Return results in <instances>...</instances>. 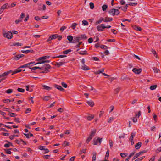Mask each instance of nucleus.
Masks as SVG:
<instances>
[{"instance_id": "f257e3e1", "label": "nucleus", "mask_w": 161, "mask_h": 161, "mask_svg": "<svg viewBox=\"0 0 161 161\" xmlns=\"http://www.w3.org/2000/svg\"><path fill=\"white\" fill-rule=\"evenodd\" d=\"M51 66L49 64H45L42 67H41V70H42L41 73H47L49 72V70L50 69Z\"/></svg>"}, {"instance_id": "f03ea898", "label": "nucleus", "mask_w": 161, "mask_h": 161, "mask_svg": "<svg viewBox=\"0 0 161 161\" xmlns=\"http://www.w3.org/2000/svg\"><path fill=\"white\" fill-rule=\"evenodd\" d=\"M2 34L4 37L7 38L8 39H11L12 37V33L11 31L6 32L5 30H3Z\"/></svg>"}, {"instance_id": "7ed1b4c3", "label": "nucleus", "mask_w": 161, "mask_h": 161, "mask_svg": "<svg viewBox=\"0 0 161 161\" xmlns=\"http://www.w3.org/2000/svg\"><path fill=\"white\" fill-rule=\"evenodd\" d=\"M102 140V138L96 137L93 140V144L94 145H100Z\"/></svg>"}, {"instance_id": "20e7f679", "label": "nucleus", "mask_w": 161, "mask_h": 161, "mask_svg": "<svg viewBox=\"0 0 161 161\" xmlns=\"http://www.w3.org/2000/svg\"><path fill=\"white\" fill-rule=\"evenodd\" d=\"M35 62H31L25 64L23 65L20 66L19 68H27L28 67L29 68H31V67L33 64L35 65Z\"/></svg>"}, {"instance_id": "39448f33", "label": "nucleus", "mask_w": 161, "mask_h": 161, "mask_svg": "<svg viewBox=\"0 0 161 161\" xmlns=\"http://www.w3.org/2000/svg\"><path fill=\"white\" fill-rule=\"evenodd\" d=\"M12 71L9 70L3 73L0 75V78L2 77V78H4V80L6 79L7 76L9 74L12 73Z\"/></svg>"}, {"instance_id": "423d86ee", "label": "nucleus", "mask_w": 161, "mask_h": 161, "mask_svg": "<svg viewBox=\"0 0 161 161\" xmlns=\"http://www.w3.org/2000/svg\"><path fill=\"white\" fill-rule=\"evenodd\" d=\"M24 55L23 54H19L16 55L14 57L12 58L13 60H19L20 58L24 56Z\"/></svg>"}, {"instance_id": "0eeeda50", "label": "nucleus", "mask_w": 161, "mask_h": 161, "mask_svg": "<svg viewBox=\"0 0 161 161\" xmlns=\"http://www.w3.org/2000/svg\"><path fill=\"white\" fill-rule=\"evenodd\" d=\"M97 28L98 31H103V29L106 28V26H105L104 24H102L98 25L97 26Z\"/></svg>"}, {"instance_id": "6e6552de", "label": "nucleus", "mask_w": 161, "mask_h": 161, "mask_svg": "<svg viewBox=\"0 0 161 161\" xmlns=\"http://www.w3.org/2000/svg\"><path fill=\"white\" fill-rule=\"evenodd\" d=\"M77 36L78 37L79 41L82 40L86 39L87 38L85 34H82Z\"/></svg>"}, {"instance_id": "1a4fd4ad", "label": "nucleus", "mask_w": 161, "mask_h": 161, "mask_svg": "<svg viewBox=\"0 0 161 161\" xmlns=\"http://www.w3.org/2000/svg\"><path fill=\"white\" fill-rule=\"evenodd\" d=\"M50 58V56H43L42 57L39 58L37 59V61H42L43 60H45L47 58Z\"/></svg>"}, {"instance_id": "9d476101", "label": "nucleus", "mask_w": 161, "mask_h": 161, "mask_svg": "<svg viewBox=\"0 0 161 161\" xmlns=\"http://www.w3.org/2000/svg\"><path fill=\"white\" fill-rule=\"evenodd\" d=\"M145 153L144 151H142L137 153L133 158V160H135L137 158H138L140 155L142 154V153Z\"/></svg>"}, {"instance_id": "9b49d317", "label": "nucleus", "mask_w": 161, "mask_h": 161, "mask_svg": "<svg viewBox=\"0 0 161 161\" xmlns=\"http://www.w3.org/2000/svg\"><path fill=\"white\" fill-rule=\"evenodd\" d=\"M132 70L135 73L138 74L141 72L142 69H137V68H135L133 69Z\"/></svg>"}, {"instance_id": "f8f14e48", "label": "nucleus", "mask_w": 161, "mask_h": 161, "mask_svg": "<svg viewBox=\"0 0 161 161\" xmlns=\"http://www.w3.org/2000/svg\"><path fill=\"white\" fill-rule=\"evenodd\" d=\"M81 69L84 70H88L90 69L85 64H84L82 65Z\"/></svg>"}, {"instance_id": "ddd939ff", "label": "nucleus", "mask_w": 161, "mask_h": 161, "mask_svg": "<svg viewBox=\"0 0 161 161\" xmlns=\"http://www.w3.org/2000/svg\"><path fill=\"white\" fill-rule=\"evenodd\" d=\"M56 63L55 64H54L55 66H57L59 68L60 66L62 65L63 64H64L65 62H56L55 63Z\"/></svg>"}, {"instance_id": "4468645a", "label": "nucleus", "mask_w": 161, "mask_h": 161, "mask_svg": "<svg viewBox=\"0 0 161 161\" xmlns=\"http://www.w3.org/2000/svg\"><path fill=\"white\" fill-rule=\"evenodd\" d=\"M152 53H153L155 57L156 58H158V56L156 51L152 49Z\"/></svg>"}, {"instance_id": "2eb2a0df", "label": "nucleus", "mask_w": 161, "mask_h": 161, "mask_svg": "<svg viewBox=\"0 0 161 161\" xmlns=\"http://www.w3.org/2000/svg\"><path fill=\"white\" fill-rule=\"evenodd\" d=\"M79 41L78 37L76 36L74 37L72 42L73 43H75L79 42Z\"/></svg>"}, {"instance_id": "dca6fc26", "label": "nucleus", "mask_w": 161, "mask_h": 161, "mask_svg": "<svg viewBox=\"0 0 161 161\" xmlns=\"http://www.w3.org/2000/svg\"><path fill=\"white\" fill-rule=\"evenodd\" d=\"M87 120L91 121L94 118V115L92 114H91L90 115L86 116Z\"/></svg>"}, {"instance_id": "f3484780", "label": "nucleus", "mask_w": 161, "mask_h": 161, "mask_svg": "<svg viewBox=\"0 0 161 161\" xmlns=\"http://www.w3.org/2000/svg\"><path fill=\"white\" fill-rule=\"evenodd\" d=\"M115 9L113 8L111 9L110 11H109V13L111 14L112 15L114 16L115 14Z\"/></svg>"}, {"instance_id": "a211bd4d", "label": "nucleus", "mask_w": 161, "mask_h": 161, "mask_svg": "<svg viewBox=\"0 0 161 161\" xmlns=\"http://www.w3.org/2000/svg\"><path fill=\"white\" fill-rule=\"evenodd\" d=\"M113 19L112 18L106 17L105 19H104L103 21L105 22H108L111 21Z\"/></svg>"}, {"instance_id": "6ab92c4d", "label": "nucleus", "mask_w": 161, "mask_h": 161, "mask_svg": "<svg viewBox=\"0 0 161 161\" xmlns=\"http://www.w3.org/2000/svg\"><path fill=\"white\" fill-rule=\"evenodd\" d=\"M19 69L20 68H19V67L18 69H17L15 71H12V75H13L16 74L17 73H19V72H21L22 71V70Z\"/></svg>"}, {"instance_id": "aec40b11", "label": "nucleus", "mask_w": 161, "mask_h": 161, "mask_svg": "<svg viewBox=\"0 0 161 161\" xmlns=\"http://www.w3.org/2000/svg\"><path fill=\"white\" fill-rule=\"evenodd\" d=\"M142 144V143L141 142H138L137 144H136L135 145V148L136 149H139Z\"/></svg>"}, {"instance_id": "412c9836", "label": "nucleus", "mask_w": 161, "mask_h": 161, "mask_svg": "<svg viewBox=\"0 0 161 161\" xmlns=\"http://www.w3.org/2000/svg\"><path fill=\"white\" fill-rule=\"evenodd\" d=\"M87 103L91 107H93L94 105V103L92 101H87Z\"/></svg>"}, {"instance_id": "4be33fe9", "label": "nucleus", "mask_w": 161, "mask_h": 161, "mask_svg": "<svg viewBox=\"0 0 161 161\" xmlns=\"http://www.w3.org/2000/svg\"><path fill=\"white\" fill-rule=\"evenodd\" d=\"M54 86L55 87H56L57 89L58 90H60V91H63L64 90V89L62 87L59 85H54Z\"/></svg>"}, {"instance_id": "5701e85b", "label": "nucleus", "mask_w": 161, "mask_h": 161, "mask_svg": "<svg viewBox=\"0 0 161 161\" xmlns=\"http://www.w3.org/2000/svg\"><path fill=\"white\" fill-rule=\"evenodd\" d=\"M50 62V61H49V60H43V61H40V62L36 63V64H43V63H49Z\"/></svg>"}, {"instance_id": "b1692460", "label": "nucleus", "mask_w": 161, "mask_h": 161, "mask_svg": "<svg viewBox=\"0 0 161 161\" xmlns=\"http://www.w3.org/2000/svg\"><path fill=\"white\" fill-rule=\"evenodd\" d=\"M78 24L76 23H74L72 24L71 27L73 30H75L76 26Z\"/></svg>"}, {"instance_id": "393cba45", "label": "nucleus", "mask_w": 161, "mask_h": 161, "mask_svg": "<svg viewBox=\"0 0 161 161\" xmlns=\"http://www.w3.org/2000/svg\"><path fill=\"white\" fill-rule=\"evenodd\" d=\"M67 39L69 41L71 42L73 40L74 37L71 35H69L67 36Z\"/></svg>"}, {"instance_id": "a878e982", "label": "nucleus", "mask_w": 161, "mask_h": 161, "mask_svg": "<svg viewBox=\"0 0 161 161\" xmlns=\"http://www.w3.org/2000/svg\"><path fill=\"white\" fill-rule=\"evenodd\" d=\"M8 6V4L6 3L4 5H3L0 8L3 11L4 9L7 8V7Z\"/></svg>"}, {"instance_id": "bb28decb", "label": "nucleus", "mask_w": 161, "mask_h": 161, "mask_svg": "<svg viewBox=\"0 0 161 161\" xmlns=\"http://www.w3.org/2000/svg\"><path fill=\"white\" fill-rule=\"evenodd\" d=\"M42 86L44 88V89L47 90L49 91L51 89V88L50 87L45 85H43Z\"/></svg>"}, {"instance_id": "cd10ccee", "label": "nucleus", "mask_w": 161, "mask_h": 161, "mask_svg": "<svg viewBox=\"0 0 161 161\" xmlns=\"http://www.w3.org/2000/svg\"><path fill=\"white\" fill-rule=\"evenodd\" d=\"M104 18H101L99 20H98L95 23L96 25H98L101 23L102 21H103Z\"/></svg>"}, {"instance_id": "c85d7f7f", "label": "nucleus", "mask_w": 161, "mask_h": 161, "mask_svg": "<svg viewBox=\"0 0 161 161\" xmlns=\"http://www.w3.org/2000/svg\"><path fill=\"white\" fill-rule=\"evenodd\" d=\"M22 52L25 53H32L33 52V50H22Z\"/></svg>"}, {"instance_id": "c756f323", "label": "nucleus", "mask_w": 161, "mask_h": 161, "mask_svg": "<svg viewBox=\"0 0 161 161\" xmlns=\"http://www.w3.org/2000/svg\"><path fill=\"white\" fill-rule=\"evenodd\" d=\"M133 27L134 29L138 31H141L142 29L140 27H138L136 25L133 26Z\"/></svg>"}, {"instance_id": "7c9ffc66", "label": "nucleus", "mask_w": 161, "mask_h": 161, "mask_svg": "<svg viewBox=\"0 0 161 161\" xmlns=\"http://www.w3.org/2000/svg\"><path fill=\"white\" fill-rule=\"evenodd\" d=\"M153 120L154 121V123H155L157 121L158 119L157 116L156 114L154 113L153 114Z\"/></svg>"}, {"instance_id": "2f4dec72", "label": "nucleus", "mask_w": 161, "mask_h": 161, "mask_svg": "<svg viewBox=\"0 0 161 161\" xmlns=\"http://www.w3.org/2000/svg\"><path fill=\"white\" fill-rule=\"evenodd\" d=\"M8 115L11 117H14L17 116V114L14 113L9 112L8 114Z\"/></svg>"}, {"instance_id": "473e14b6", "label": "nucleus", "mask_w": 161, "mask_h": 161, "mask_svg": "<svg viewBox=\"0 0 161 161\" xmlns=\"http://www.w3.org/2000/svg\"><path fill=\"white\" fill-rule=\"evenodd\" d=\"M78 53H79L80 55H86L87 53V51L86 50L81 51L80 52H79Z\"/></svg>"}, {"instance_id": "72a5a7b5", "label": "nucleus", "mask_w": 161, "mask_h": 161, "mask_svg": "<svg viewBox=\"0 0 161 161\" xmlns=\"http://www.w3.org/2000/svg\"><path fill=\"white\" fill-rule=\"evenodd\" d=\"M96 132V130L95 129H93L91 132L90 135L92 136L93 137L94 136Z\"/></svg>"}, {"instance_id": "f704fd0d", "label": "nucleus", "mask_w": 161, "mask_h": 161, "mask_svg": "<svg viewBox=\"0 0 161 161\" xmlns=\"http://www.w3.org/2000/svg\"><path fill=\"white\" fill-rule=\"evenodd\" d=\"M53 37H52V35L50 36L48 39L47 40V42H48L49 43H51V42H50L51 40H53Z\"/></svg>"}, {"instance_id": "c9c22d12", "label": "nucleus", "mask_w": 161, "mask_h": 161, "mask_svg": "<svg viewBox=\"0 0 161 161\" xmlns=\"http://www.w3.org/2000/svg\"><path fill=\"white\" fill-rule=\"evenodd\" d=\"M109 154V151L108 150L106 153V155L105 157V160L108 159V158Z\"/></svg>"}, {"instance_id": "e433bc0d", "label": "nucleus", "mask_w": 161, "mask_h": 161, "mask_svg": "<svg viewBox=\"0 0 161 161\" xmlns=\"http://www.w3.org/2000/svg\"><path fill=\"white\" fill-rule=\"evenodd\" d=\"M71 51V49H68L65 51H64L63 52V53L64 54H68L69 52Z\"/></svg>"}, {"instance_id": "4c0bfd02", "label": "nucleus", "mask_w": 161, "mask_h": 161, "mask_svg": "<svg viewBox=\"0 0 161 161\" xmlns=\"http://www.w3.org/2000/svg\"><path fill=\"white\" fill-rule=\"evenodd\" d=\"M153 69L154 71V72L156 73H158L160 71V70L159 69L155 67H153Z\"/></svg>"}, {"instance_id": "58836bf2", "label": "nucleus", "mask_w": 161, "mask_h": 161, "mask_svg": "<svg viewBox=\"0 0 161 161\" xmlns=\"http://www.w3.org/2000/svg\"><path fill=\"white\" fill-rule=\"evenodd\" d=\"M82 25H84V26L88 25V22L86 20H84L82 21Z\"/></svg>"}, {"instance_id": "ea45409f", "label": "nucleus", "mask_w": 161, "mask_h": 161, "mask_svg": "<svg viewBox=\"0 0 161 161\" xmlns=\"http://www.w3.org/2000/svg\"><path fill=\"white\" fill-rule=\"evenodd\" d=\"M3 101L5 103H8L11 102V100L9 99H4L3 100Z\"/></svg>"}, {"instance_id": "a19ab883", "label": "nucleus", "mask_w": 161, "mask_h": 161, "mask_svg": "<svg viewBox=\"0 0 161 161\" xmlns=\"http://www.w3.org/2000/svg\"><path fill=\"white\" fill-rule=\"evenodd\" d=\"M29 69H31V70H36L37 69H41V67H34L32 68H29Z\"/></svg>"}, {"instance_id": "79ce46f5", "label": "nucleus", "mask_w": 161, "mask_h": 161, "mask_svg": "<svg viewBox=\"0 0 161 161\" xmlns=\"http://www.w3.org/2000/svg\"><path fill=\"white\" fill-rule=\"evenodd\" d=\"M117 8H119V9L121 8V9L124 11H126L127 9V8H125V6L122 7H118Z\"/></svg>"}, {"instance_id": "37998d69", "label": "nucleus", "mask_w": 161, "mask_h": 161, "mask_svg": "<svg viewBox=\"0 0 161 161\" xmlns=\"http://www.w3.org/2000/svg\"><path fill=\"white\" fill-rule=\"evenodd\" d=\"M121 89V88L120 87H118L117 88H116L115 90V93H116V94H117L118 93L119 91Z\"/></svg>"}, {"instance_id": "c03bdc74", "label": "nucleus", "mask_w": 161, "mask_h": 161, "mask_svg": "<svg viewBox=\"0 0 161 161\" xmlns=\"http://www.w3.org/2000/svg\"><path fill=\"white\" fill-rule=\"evenodd\" d=\"M11 149H6L5 150L6 153L7 154H10L11 153V152L10 151V150H11Z\"/></svg>"}, {"instance_id": "a18cd8bd", "label": "nucleus", "mask_w": 161, "mask_h": 161, "mask_svg": "<svg viewBox=\"0 0 161 161\" xmlns=\"http://www.w3.org/2000/svg\"><path fill=\"white\" fill-rule=\"evenodd\" d=\"M86 149H83L81 150H80V154H81L82 153H86Z\"/></svg>"}, {"instance_id": "49530a36", "label": "nucleus", "mask_w": 161, "mask_h": 161, "mask_svg": "<svg viewBox=\"0 0 161 161\" xmlns=\"http://www.w3.org/2000/svg\"><path fill=\"white\" fill-rule=\"evenodd\" d=\"M114 119V118L113 117H110L108 119L107 122L109 123L111 122Z\"/></svg>"}, {"instance_id": "de8ad7c7", "label": "nucleus", "mask_w": 161, "mask_h": 161, "mask_svg": "<svg viewBox=\"0 0 161 161\" xmlns=\"http://www.w3.org/2000/svg\"><path fill=\"white\" fill-rule=\"evenodd\" d=\"M90 8L91 9H93L94 7V3L92 2H91L89 4Z\"/></svg>"}, {"instance_id": "09e8293b", "label": "nucleus", "mask_w": 161, "mask_h": 161, "mask_svg": "<svg viewBox=\"0 0 161 161\" xmlns=\"http://www.w3.org/2000/svg\"><path fill=\"white\" fill-rule=\"evenodd\" d=\"M107 8V6L106 5H104L102 7V10L105 11Z\"/></svg>"}, {"instance_id": "8fccbe9b", "label": "nucleus", "mask_w": 161, "mask_h": 161, "mask_svg": "<svg viewBox=\"0 0 161 161\" xmlns=\"http://www.w3.org/2000/svg\"><path fill=\"white\" fill-rule=\"evenodd\" d=\"M69 142H68L66 141H65L64 142V143L63 144V145H64V147L69 146Z\"/></svg>"}, {"instance_id": "3c124183", "label": "nucleus", "mask_w": 161, "mask_h": 161, "mask_svg": "<svg viewBox=\"0 0 161 161\" xmlns=\"http://www.w3.org/2000/svg\"><path fill=\"white\" fill-rule=\"evenodd\" d=\"M100 47L101 48L103 49H106L108 48L107 46L102 45H100Z\"/></svg>"}, {"instance_id": "603ef678", "label": "nucleus", "mask_w": 161, "mask_h": 161, "mask_svg": "<svg viewBox=\"0 0 161 161\" xmlns=\"http://www.w3.org/2000/svg\"><path fill=\"white\" fill-rule=\"evenodd\" d=\"M17 90L18 91L21 92H24L25 91L24 89L21 88H18L17 89Z\"/></svg>"}, {"instance_id": "864d4df0", "label": "nucleus", "mask_w": 161, "mask_h": 161, "mask_svg": "<svg viewBox=\"0 0 161 161\" xmlns=\"http://www.w3.org/2000/svg\"><path fill=\"white\" fill-rule=\"evenodd\" d=\"M22 44V43H19V42H17L16 43H14L13 44V46H21Z\"/></svg>"}, {"instance_id": "5fc2aeb1", "label": "nucleus", "mask_w": 161, "mask_h": 161, "mask_svg": "<svg viewBox=\"0 0 161 161\" xmlns=\"http://www.w3.org/2000/svg\"><path fill=\"white\" fill-rule=\"evenodd\" d=\"M13 92V90L12 89H9L6 90V92L8 94H10L11 93Z\"/></svg>"}, {"instance_id": "6e6d98bb", "label": "nucleus", "mask_w": 161, "mask_h": 161, "mask_svg": "<svg viewBox=\"0 0 161 161\" xmlns=\"http://www.w3.org/2000/svg\"><path fill=\"white\" fill-rule=\"evenodd\" d=\"M18 135H13V136H9V138L11 139V140H12V139H13L14 138V137H15V136H18Z\"/></svg>"}, {"instance_id": "4d7b16f0", "label": "nucleus", "mask_w": 161, "mask_h": 161, "mask_svg": "<svg viewBox=\"0 0 161 161\" xmlns=\"http://www.w3.org/2000/svg\"><path fill=\"white\" fill-rule=\"evenodd\" d=\"M50 97V96H45L44 98H43V99L45 101H48L49 100V98Z\"/></svg>"}, {"instance_id": "13d9d810", "label": "nucleus", "mask_w": 161, "mask_h": 161, "mask_svg": "<svg viewBox=\"0 0 161 161\" xmlns=\"http://www.w3.org/2000/svg\"><path fill=\"white\" fill-rule=\"evenodd\" d=\"M67 56L65 55H60L56 56V58H61L64 57H66Z\"/></svg>"}, {"instance_id": "bf43d9fd", "label": "nucleus", "mask_w": 161, "mask_h": 161, "mask_svg": "<svg viewBox=\"0 0 161 161\" xmlns=\"http://www.w3.org/2000/svg\"><path fill=\"white\" fill-rule=\"evenodd\" d=\"M62 86L64 88H67V85L64 82H62L61 83Z\"/></svg>"}, {"instance_id": "052dcab7", "label": "nucleus", "mask_w": 161, "mask_h": 161, "mask_svg": "<svg viewBox=\"0 0 161 161\" xmlns=\"http://www.w3.org/2000/svg\"><path fill=\"white\" fill-rule=\"evenodd\" d=\"M109 143L110 147L111 148H112L113 147V141L112 140H109Z\"/></svg>"}, {"instance_id": "680f3d73", "label": "nucleus", "mask_w": 161, "mask_h": 161, "mask_svg": "<svg viewBox=\"0 0 161 161\" xmlns=\"http://www.w3.org/2000/svg\"><path fill=\"white\" fill-rule=\"evenodd\" d=\"M58 37V34H54L52 35V37H53V39H55Z\"/></svg>"}, {"instance_id": "e2e57ef3", "label": "nucleus", "mask_w": 161, "mask_h": 161, "mask_svg": "<svg viewBox=\"0 0 161 161\" xmlns=\"http://www.w3.org/2000/svg\"><path fill=\"white\" fill-rule=\"evenodd\" d=\"M157 87V85H152V90H153L156 88Z\"/></svg>"}, {"instance_id": "0e129e2a", "label": "nucleus", "mask_w": 161, "mask_h": 161, "mask_svg": "<svg viewBox=\"0 0 161 161\" xmlns=\"http://www.w3.org/2000/svg\"><path fill=\"white\" fill-rule=\"evenodd\" d=\"M137 5V3H133L131 2H130L129 4V5H131V6H133V5L136 6V5Z\"/></svg>"}, {"instance_id": "69168bd1", "label": "nucleus", "mask_w": 161, "mask_h": 161, "mask_svg": "<svg viewBox=\"0 0 161 161\" xmlns=\"http://www.w3.org/2000/svg\"><path fill=\"white\" fill-rule=\"evenodd\" d=\"M96 157V152L94 153L93 154V156L92 157V159L95 160Z\"/></svg>"}, {"instance_id": "338daca9", "label": "nucleus", "mask_w": 161, "mask_h": 161, "mask_svg": "<svg viewBox=\"0 0 161 161\" xmlns=\"http://www.w3.org/2000/svg\"><path fill=\"white\" fill-rule=\"evenodd\" d=\"M144 157L143 156L140 158H137V159L135 160V161H141L142 159H143Z\"/></svg>"}, {"instance_id": "774afa93", "label": "nucleus", "mask_w": 161, "mask_h": 161, "mask_svg": "<svg viewBox=\"0 0 161 161\" xmlns=\"http://www.w3.org/2000/svg\"><path fill=\"white\" fill-rule=\"evenodd\" d=\"M141 115V112L140 111H139L138 112V113L137 114H136L135 115V116L136 117L139 118V116Z\"/></svg>"}]
</instances>
